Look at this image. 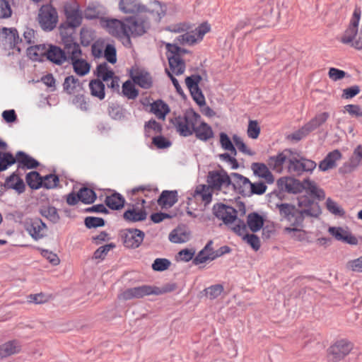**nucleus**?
Segmentation results:
<instances>
[{
	"instance_id": "c85d7f7f",
	"label": "nucleus",
	"mask_w": 362,
	"mask_h": 362,
	"mask_svg": "<svg viewBox=\"0 0 362 362\" xmlns=\"http://www.w3.org/2000/svg\"><path fill=\"white\" fill-rule=\"evenodd\" d=\"M194 133L196 135V137L202 141H207L214 136V132L211 127L202 120L201 117L199 118V122L198 125H195Z\"/></svg>"
},
{
	"instance_id": "0eeeda50",
	"label": "nucleus",
	"mask_w": 362,
	"mask_h": 362,
	"mask_svg": "<svg viewBox=\"0 0 362 362\" xmlns=\"http://www.w3.org/2000/svg\"><path fill=\"white\" fill-rule=\"evenodd\" d=\"M207 182L213 190L233 197L231 176L230 177L224 170L209 172L207 176Z\"/></svg>"
},
{
	"instance_id": "20e7f679",
	"label": "nucleus",
	"mask_w": 362,
	"mask_h": 362,
	"mask_svg": "<svg viewBox=\"0 0 362 362\" xmlns=\"http://www.w3.org/2000/svg\"><path fill=\"white\" fill-rule=\"evenodd\" d=\"M278 185L281 189L288 193L297 194L305 190L320 200L325 197V192L319 188L315 182L310 180H304L301 182L295 178L285 177L278 180Z\"/></svg>"
},
{
	"instance_id": "f8f14e48",
	"label": "nucleus",
	"mask_w": 362,
	"mask_h": 362,
	"mask_svg": "<svg viewBox=\"0 0 362 362\" xmlns=\"http://www.w3.org/2000/svg\"><path fill=\"white\" fill-rule=\"evenodd\" d=\"M96 74L98 78L107 83L109 88L112 90H119V78L115 76L114 71L107 63H102L97 66Z\"/></svg>"
},
{
	"instance_id": "6ab92c4d",
	"label": "nucleus",
	"mask_w": 362,
	"mask_h": 362,
	"mask_svg": "<svg viewBox=\"0 0 362 362\" xmlns=\"http://www.w3.org/2000/svg\"><path fill=\"white\" fill-rule=\"evenodd\" d=\"M147 213L144 206H129L123 214V218L128 222H138L146 218Z\"/></svg>"
},
{
	"instance_id": "680f3d73",
	"label": "nucleus",
	"mask_w": 362,
	"mask_h": 362,
	"mask_svg": "<svg viewBox=\"0 0 362 362\" xmlns=\"http://www.w3.org/2000/svg\"><path fill=\"white\" fill-rule=\"evenodd\" d=\"M146 133L148 135L151 133L158 134L162 131V126L154 119L149 120L145 124Z\"/></svg>"
},
{
	"instance_id": "de8ad7c7",
	"label": "nucleus",
	"mask_w": 362,
	"mask_h": 362,
	"mask_svg": "<svg viewBox=\"0 0 362 362\" xmlns=\"http://www.w3.org/2000/svg\"><path fill=\"white\" fill-rule=\"evenodd\" d=\"M66 16L69 26L78 27L81 23V16L78 10H66Z\"/></svg>"
},
{
	"instance_id": "4d7b16f0",
	"label": "nucleus",
	"mask_w": 362,
	"mask_h": 362,
	"mask_svg": "<svg viewBox=\"0 0 362 362\" xmlns=\"http://www.w3.org/2000/svg\"><path fill=\"white\" fill-rule=\"evenodd\" d=\"M339 360V344L335 342L327 350V361L329 362H338Z\"/></svg>"
},
{
	"instance_id": "79ce46f5",
	"label": "nucleus",
	"mask_w": 362,
	"mask_h": 362,
	"mask_svg": "<svg viewBox=\"0 0 362 362\" xmlns=\"http://www.w3.org/2000/svg\"><path fill=\"white\" fill-rule=\"evenodd\" d=\"M90 93L93 96L103 100L105 96V85L100 79L90 81L89 83Z\"/></svg>"
},
{
	"instance_id": "37998d69",
	"label": "nucleus",
	"mask_w": 362,
	"mask_h": 362,
	"mask_svg": "<svg viewBox=\"0 0 362 362\" xmlns=\"http://www.w3.org/2000/svg\"><path fill=\"white\" fill-rule=\"evenodd\" d=\"M329 114L327 112L320 113L306 123L305 125L308 127V131L312 132L322 125L327 120Z\"/></svg>"
},
{
	"instance_id": "a19ab883",
	"label": "nucleus",
	"mask_w": 362,
	"mask_h": 362,
	"mask_svg": "<svg viewBox=\"0 0 362 362\" xmlns=\"http://www.w3.org/2000/svg\"><path fill=\"white\" fill-rule=\"evenodd\" d=\"M190 234L185 229L178 228L174 229L169 235V239L172 243H182L189 240Z\"/></svg>"
},
{
	"instance_id": "c9c22d12",
	"label": "nucleus",
	"mask_w": 362,
	"mask_h": 362,
	"mask_svg": "<svg viewBox=\"0 0 362 362\" xmlns=\"http://www.w3.org/2000/svg\"><path fill=\"white\" fill-rule=\"evenodd\" d=\"M40 214L53 223H57L60 220L57 209L50 205L42 206L40 209Z\"/></svg>"
},
{
	"instance_id": "c756f323",
	"label": "nucleus",
	"mask_w": 362,
	"mask_h": 362,
	"mask_svg": "<svg viewBox=\"0 0 362 362\" xmlns=\"http://www.w3.org/2000/svg\"><path fill=\"white\" fill-rule=\"evenodd\" d=\"M213 191L209 185H199L196 187L194 197L197 200H201L206 205L211 202Z\"/></svg>"
},
{
	"instance_id": "dca6fc26",
	"label": "nucleus",
	"mask_w": 362,
	"mask_h": 362,
	"mask_svg": "<svg viewBox=\"0 0 362 362\" xmlns=\"http://www.w3.org/2000/svg\"><path fill=\"white\" fill-rule=\"evenodd\" d=\"M233 186V196L235 192L245 196H250V187L251 182L243 175L233 173L231 174V182Z\"/></svg>"
},
{
	"instance_id": "aec40b11",
	"label": "nucleus",
	"mask_w": 362,
	"mask_h": 362,
	"mask_svg": "<svg viewBox=\"0 0 362 362\" xmlns=\"http://www.w3.org/2000/svg\"><path fill=\"white\" fill-rule=\"evenodd\" d=\"M158 192V189L153 185H143L136 187L132 189V194L138 196V199H141V205H144L146 199H154Z\"/></svg>"
},
{
	"instance_id": "13d9d810",
	"label": "nucleus",
	"mask_w": 362,
	"mask_h": 362,
	"mask_svg": "<svg viewBox=\"0 0 362 362\" xmlns=\"http://www.w3.org/2000/svg\"><path fill=\"white\" fill-rule=\"evenodd\" d=\"M37 250L40 251L41 255L47 259V261L52 265L57 266L59 264L60 259L57 254L48 250H43L40 248H38Z\"/></svg>"
},
{
	"instance_id": "6e6552de",
	"label": "nucleus",
	"mask_w": 362,
	"mask_h": 362,
	"mask_svg": "<svg viewBox=\"0 0 362 362\" xmlns=\"http://www.w3.org/2000/svg\"><path fill=\"white\" fill-rule=\"evenodd\" d=\"M316 163L313 160L300 157L297 153L290 151L287 171L290 173L300 175L303 172L313 170Z\"/></svg>"
},
{
	"instance_id": "e433bc0d",
	"label": "nucleus",
	"mask_w": 362,
	"mask_h": 362,
	"mask_svg": "<svg viewBox=\"0 0 362 362\" xmlns=\"http://www.w3.org/2000/svg\"><path fill=\"white\" fill-rule=\"evenodd\" d=\"M264 224L263 218L257 213H252L247 216V228L253 233L259 231Z\"/></svg>"
},
{
	"instance_id": "ddd939ff",
	"label": "nucleus",
	"mask_w": 362,
	"mask_h": 362,
	"mask_svg": "<svg viewBox=\"0 0 362 362\" xmlns=\"http://www.w3.org/2000/svg\"><path fill=\"white\" fill-rule=\"evenodd\" d=\"M202 79V76L197 74L187 76L185 78L186 86L189 89L193 100L200 106L204 105L206 103L204 95L199 87V84Z\"/></svg>"
},
{
	"instance_id": "412c9836",
	"label": "nucleus",
	"mask_w": 362,
	"mask_h": 362,
	"mask_svg": "<svg viewBox=\"0 0 362 362\" xmlns=\"http://www.w3.org/2000/svg\"><path fill=\"white\" fill-rule=\"evenodd\" d=\"M119 7L124 13H134V16L145 18L143 12L146 11V6L141 5L138 0H120Z\"/></svg>"
},
{
	"instance_id": "9d476101",
	"label": "nucleus",
	"mask_w": 362,
	"mask_h": 362,
	"mask_svg": "<svg viewBox=\"0 0 362 362\" xmlns=\"http://www.w3.org/2000/svg\"><path fill=\"white\" fill-rule=\"evenodd\" d=\"M214 215L219 219L222 220L226 225L229 226L232 229L233 226L239 223L237 218V211L223 204H216L213 208Z\"/></svg>"
},
{
	"instance_id": "09e8293b",
	"label": "nucleus",
	"mask_w": 362,
	"mask_h": 362,
	"mask_svg": "<svg viewBox=\"0 0 362 362\" xmlns=\"http://www.w3.org/2000/svg\"><path fill=\"white\" fill-rule=\"evenodd\" d=\"M261 132L259 122L257 120H250L247 128V135L250 139H258Z\"/></svg>"
},
{
	"instance_id": "f257e3e1",
	"label": "nucleus",
	"mask_w": 362,
	"mask_h": 362,
	"mask_svg": "<svg viewBox=\"0 0 362 362\" xmlns=\"http://www.w3.org/2000/svg\"><path fill=\"white\" fill-rule=\"evenodd\" d=\"M210 25L207 23H203L195 30L180 35L176 37L175 42L165 43L166 49V57L168 60L170 69L175 75L182 74L186 68L185 62L183 59L185 54L189 52L186 49L181 48L180 45H194L201 42L204 36L210 31Z\"/></svg>"
},
{
	"instance_id": "a18cd8bd",
	"label": "nucleus",
	"mask_w": 362,
	"mask_h": 362,
	"mask_svg": "<svg viewBox=\"0 0 362 362\" xmlns=\"http://www.w3.org/2000/svg\"><path fill=\"white\" fill-rule=\"evenodd\" d=\"M233 141L241 153L249 156H254L256 153L250 147H249L243 141V139L238 135H233Z\"/></svg>"
},
{
	"instance_id": "3c124183",
	"label": "nucleus",
	"mask_w": 362,
	"mask_h": 362,
	"mask_svg": "<svg viewBox=\"0 0 362 362\" xmlns=\"http://www.w3.org/2000/svg\"><path fill=\"white\" fill-rule=\"evenodd\" d=\"M122 93L129 99H134L138 95L139 92L135 88V86L130 81H127L122 86Z\"/></svg>"
},
{
	"instance_id": "bf43d9fd",
	"label": "nucleus",
	"mask_w": 362,
	"mask_h": 362,
	"mask_svg": "<svg viewBox=\"0 0 362 362\" xmlns=\"http://www.w3.org/2000/svg\"><path fill=\"white\" fill-rule=\"evenodd\" d=\"M344 112H347L352 117H362V108L358 105H347L344 107Z\"/></svg>"
},
{
	"instance_id": "7c9ffc66",
	"label": "nucleus",
	"mask_w": 362,
	"mask_h": 362,
	"mask_svg": "<svg viewBox=\"0 0 362 362\" xmlns=\"http://www.w3.org/2000/svg\"><path fill=\"white\" fill-rule=\"evenodd\" d=\"M290 226L286 227L284 229V233L289 235L290 238L296 241H303L306 238V233L299 227L302 224L294 225L292 221H288Z\"/></svg>"
},
{
	"instance_id": "bb28decb",
	"label": "nucleus",
	"mask_w": 362,
	"mask_h": 362,
	"mask_svg": "<svg viewBox=\"0 0 362 362\" xmlns=\"http://www.w3.org/2000/svg\"><path fill=\"white\" fill-rule=\"evenodd\" d=\"M57 65H62L66 62V54L60 47L55 45H48L47 58Z\"/></svg>"
},
{
	"instance_id": "2f4dec72",
	"label": "nucleus",
	"mask_w": 362,
	"mask_h": 362,
	"mask_svg": "<svg viewBox=\"0 0 362 362\" xmlns=\"http://www.w3.org/2000/svg\"><path fill=\"white\" fill-rule=\"evenodd\" d=\"M64 52L66 54V62L68 60L73 62L74 60L80 58L82 54L80 45L72 41L66 42L65 43Z\"/></svg>"
},
{
	"instance_id": "2eb2a0df",
	"label": "nucleus",
	"mask_w": 362,
	"mask_h": 362,
	"mask_svg": "<svg viewBox=\"0 0 362 362\" xmlns=\"http://www.w3.org/2000/svg\"><path fill=\"white\" fill-rule=\"evenodd\" d=\"M25 228L30 235L36 240L42 239L46 235L47 226L38 218L26 221Z\"/></svg>"
},
{
	"instance_id": "338daca9",
	"label": "nucleus",
	"mask_w": 362,
	"mask_h": 362,
	"mask_svg": "<svg viewBox=\"0 0 362 362\" xmlns=\"http://www.w3.org/2000/svg\"><path fill=\"white\" fill-rule=\"evenodd\" d=\"M310 133V131H308V127L305 124L298 130H297V131L294 132L293 133H292L291 134L288 135V138L291 140H294V141H298L301 140L306 136H308Z\"/></svg>"
},
{
	"instance_id": "a878e982",
	"label": "nucleus",
	"mask_w": 362,
	"mask_h": 362,
	"mask_svg": "<svg viewBox=\"0 0 362 362\" xmlns=\"http://www.w3.org/2000/svg\"><path fill=\"white\" fill-rule=\"evenodd\" d=\"M170 109L167 103L162 100H157L150 105V112L158 119L164 121Z\"/></svg>"
},
{
	"instance_id": "1a4fd4ad",
	"label": "nucleus",
	"mask_w": 362,
	"mask_h": 362,
	"mask_svg": "<svg viewBox=\"0 0 362 362\" xmlns=\"http://www.w3.org/2000/svg\"><path fill=\"white\" fill-rule=\"evenodd\" d=\"M58 14L56 9L50 4L43 5L38 14V21L44 30H52L57 25Z\"/></svg>"
},
{
	"instance_id": "052dcab7",
	"label": "nucleus",
	"mask_w": 362,
	"mask_h": 362,
	"mask_svg": "<svg viewBox=\"0 0 362 362\" xmlns=\"http://www.w3.org/2000/svg\"><path fill=\"white\" fill-rule=\"evenodd\" d=\"M206 296L210 299H215L218 297L223 291V287L220 284H216L207 288Z\"/></svg>"
},
{
	"instance_id": "f3484780",
	"label": "nucleus",
	"mask_w": 362,
	"mask_h": 362,
	"mask_svg": "<svg viewBox=\"0 0 362 362\" xmlns=\"http://www.w3.org/2000/svg\"><path fill=\"white\" fill-rule=\"evenodd\" d=\"M0 37L4 46H8V49H16L20 52L21 48L18 43L21 42L18 31L16 28H3L0 29Z\"/></svg>"
},
{
	"instance_id": "864d4df0",
	"label": "nucleus",
	"mask_w": 362,
	"mask_h": 362,
	"mask_svg": "<svg viewBox=\"0 0 362 362\" xmlns=\"http://www.w3.org/2000/svg\"><path fill=\"white\" fill-rule=\"evenodd\" d=\"M59 183V178L57 175L49 174L44 177H42L40 187H44L47 189H52L57 186Z\"/></svg>"
},
{
	"instance_id": "f704fd0d",
	"label": "nucleus",
	"mask_w": 362,
	"mask_h": 362,
	"mask_svg": "<svg viewBox=\"0 0 362 362\" xmlns=\"http://www.w3.org/2000/svg\"><path fill=\"white\" fill-rule=\"evenodd\" d=\"M339 159V151L334 150L330 152L319 165V168L322 171L332 169L336 166V162Z\"/></svg>"
},
{
	"instance_id": "ea45409f",
	"label": "nucleus",
	"mask_w": 362,
	"mask_h": 362,
	"mask_svg": "<svg viewBox=\"0 0 362 362\" xmlns=\"http://www.w3.org/2000/svg\"><path fill=\"white\" fill-rule=\"evenodd\" d=\"M251 168L256 175L262 177L267 181L273 180V176L268 167L265 164L261 163H254L252 164Z\"/></svg>"
},
{
	"instance_id": "58836bf2",
	"label": "nucleus",
	"mask_w": 362,
	"mask_h": 362,
	"mask_svg": "<svg viewBox=\"0 0 362 362\" xmlns=\"http://www.w3.org/2000/svg\"><path fill=\"white\" fill-rule=\"evenodd\" d=\"M124 198L119 193H113L107 196L105 199L106 205L111 209L117 210L124 205Z\"/></svg>"
},
{
	"instance_id": "603ef678",
	"label": "nucleus",
	"mask_w": 362,
	"mask_h": 362,
	"mask_svg": "<svg viewBox=\"0 0 362 362\" xmlns=\"http://www.w3.org/2000/svg\"><path fill=\"white\" fill-rule=\"evenodd\" d=\"M16 163V158L10 153H0V172Z\"/></svg>"
},
{
	"instance_id": "b1692460",
	"label": "nucleus",
	"mask_w": 362,
	"mask_h": 362,
	"mask_svg": "<svg viewBox=\"0 0 362 362\" xmlns=\"http://www.w3.org/2000/svg\"><path fill=\"white\" fill-rule=\"evenodd\" d=\"M131 77L134 83L142 88L148 89L152 86L153 81L151 75L144 70L136 69L132 71Z\"/></svg>"
},
{
	"instance_id": "5701e85b",
	"label": "nucleus",
	"mask_w": 362,
	"mask_h": 362,
	"mask_svg": "<svg viewBox=\"0 0 362 362\" xmlns=\"http://www.w3.org/2000/svg\"><path fill=\"white\" fill-rule=\"evenodd\" d=\"M290 151L284 150L276 156L271 157L269 161V166L276 172L281 173L284 168L287 170Z\"/></svg>"
},
{
	"instance_id": "7ed1b4c3",
	"label": "nucleus",
	"mask_w": 362,
	"mask_h": 362,
	"mask_svg": "<svg viewBox=\"0 0 362 362\" xmlns=\"http://www.w3.org/2000/svg\"><path fill=\"white\" fill-rule=\"evenodd\" d=\"M298 206L300 209L289 204H278L277 208L281 218L294 225L302 224L305 216L317 217L321 214L319 204L307 197L298 198Z\"/></svg>"
},
{
	"instance_id": "72a5a7b5",
	"label": "nucleus",
	"mask_w": 362,
	"mask_h": 362,
	"mask_svg": "<svg viewBox=\"0 0 362 362\" xmlns=\"http://www.w3.org/2000/svg\"><path fill=\"white\" fill-rule=\"evenodd\" d=\"M16 162L18 163L20 168H26L28 169L35 168L39 165L36 160L22 151L17 153Z\"/></svg>"
},
{
	"instance_id": "5fc2aeb1",
	"label": "nucleus",
	"mask_w": 362,
	"mask_h": 362,
	"mask_svg": "<svg viewBox=\"0 0 362 362\" xmlns=\"http://www.w3.org/2000/svg\"><path fill=\"white\" fill-rule=\"evenodd\" d=\"M26 181L33 189H37L40 187L42 177L35 171L29 173L26 176Z\"/></svg>"
},
{
	"instance_id": "423d86ee",
	"label": "nucleus",
	"mask_w": 362,
	"mask_h": 362,
	"mask_svg": "<svg viewBox=\"0 0 362 362\" xmlns=\"http://www.w3.org/2000/svg\"><path fill=\"white\" fill-rule=\"evenodd\" d=\"M200 115L195 112L187 111L183 115L175 117L170 122L176 131L182 136H189L194 134L195 125H198Z\"/></svg>"
},
{
	"instance_id": "39448f33",
	"label": "nucleus",
	"mask_w": 362,
	"mask_h": 362,
	"mask_svg": "<svg viewBox=\"0 0 362 362\" xmlns=\"http://www.w3.org/2000/svg\"><path fill=\"white\" fill-rule=\"evenodd\" d=\"M361 16V9L356 6L349 21V25L345 30L341 41L356 49H362V25L358 31V26Z\"/></svg>"
},
{
	"instance_id": "69168bd1",
	"label": "nucleus",
	"mask_w": 362,
	"mask_h": 362,
	"mask_svg": "<svg viewBox=\"0 0 362 362\" xmlns=\"http://www.w3.org/2000/svg\"><path fill=\"white\" fill-rule=\"evenodd\" d=\"M345 268L348 271H352L356 272H362V256L351 261H349Z\"/></svg>"
},
{
	"instance_id": "49530a36",
	"label": "nucleus",
	"mask_w": 362,
	"mask_h": 362,
	"mask_svg": "<svg viewBox=\"0 0 362 362\" xmlns=\"http://www.w3.org/2000/svg\"><path fill=\"white\" fill-rule=\"evenodd\" d=\"M78 197L80 201L84 204H91L96 199L95 192L88 187L81 188L78 192Z\"/></svg>"
},
{
	"instance_id": "473e14b6",
	"label": "nucleus",
	"mask_w": 362,
	"mask_h": 362,
	"mask_svg": "<svg viewBox=\"0 0 362 362\" xmlns=\"http://www.w3.org/2000/svg\"><path fill=\"white\" fill-rule=\"evenodd\" d=\"M47 49L45 45L32 46L28 49V55L33 61L41 62L47 58Z\"/></svg>"
},
{
	"instance_id": "4468645a",
	"label": "nucleus",
	"mask_w": 362,
	"mask_h": 362,
	"mask_svg": "<svg viewBox=\"0 0 362 362\" xmlns=\"http://www.w3.org/2000/svg\"><path fill=\"white\" fill-rule=\"evenodd\" d=\"M238 224L232 228V230L238 235L242 236L243 240L250 245L252 248L257 251L260 247L259 238L255 234H249L247 228L243 221H238Z\"/></svg>"
},
{
	"instance_id": "cd10ccee",
	"label": "nucleus",
	"mask_w": 362,
	"mask_h": 362,
	"mask_svg": "<svg viewBox=\"0 0 362 362\" xmlns=\"http://www.w3.org/2000/svg\"><path fill=\"white\" fill-rule=\"evenodd\" d=\"M177 191L164 190L158 199V204L163 209L172 207L177 202Z\"/></svg>"
},
{
	"instance_id": "a211bd4d",
	"label": "nucleus",
	"mask_w": 362,
	"mask_h": 362,
	"mask_svg": "<svg viewBox=\"0 0 362 362\" xmlns=\"http://www.w3.org/2000/svg\"><path fill=\"white\" fill-rule=\"evenodd\" d=\"M144 233L139 229H126L123 234V243L126 247L136 248L144 240Z\"/></svg>"
},
{
	"instance_id": "c03bdc74",
	"label": "nucleus",
	"mask_w": 362,
	"mask_h": 362,
	"mask_svg": "<svg viewBox=\"0 0 362 362\" xmlns=\"http://www.w3.org/2000/svg\"><path fill=\"white\" fill-rule=\"evenodd\" d=\"M71 64L74 71L79 76H85L90 71V64L81 57L71 62Z\"/></svg>"
},
{
	"instance_id": "6e6d98bb",
	"label": "nucleus",
	"mask_w": 362,
	"mask_h": 362,
	"mask_svg": "<svg viewBox=\"0 0 362 362\" xmlns=\"http://www.w3.org/2000/svg\"><path fill=\"white\" fill-rule=\"evenodd\" d=\"M360 240L362 241V238H357L351 233L341 229V241L351 245H357Z\"/></svg>"
},
{
	"instance_id": "4be33fe9",
	"label": "nucleus",
	"mask_w": 362,
	"mask_h": 362,
	"mask_svg": "<svg viewBox=\"0 0 362 362\" xmlns=\"http://www.w3.org/2000/svg\"><path fill=\"white\" fill-rule=\"evenodd\" d=\"M165 12L166 6L161 4L158 1L153 0L149 3L147 7L146 6V11L143 12V16L146 17L150 23L148 14L151 15L156 21H160L165 16Z\"/></svg>"
},
{
	"instance_id": "8fccbe9b",
	"label": "nucleus",
	"mask_w": 362,
	"mask_h": 362,
	"mask_svg": "<svg viewBox=\"0 0 362 362\" xmlns=\"http://www.w3.org/2000/svg\"><path fill=\"white\" fill-rule=\"evenodd\" d=\"M220 144L224 150L230 151L233 156L237 154L233 144L226 133L221 132L220 134Z\"/></svg>"
},
{
	"instance_id": "f03ea898",
	"label": "nucleus",
	"mask_w": 362,
	"mask_h": 362,
	"mask_svg": "<svg viewBox=\"0 0 362 362\" xmlns=\"http://www.w3.org/2000/svg\"><path fill=\"white\" fill-rule=\"evenodd\" d=\"M102 25L109 34L119 39L126 47H132L131 37L143 35L150 28L147 18L140 16L126 18L124 21L107 18L102 21Z\"/></svg>"
},
{
	"instance_id": "0e129e2a",
	"label": "nucleus",
	"mask_w": 362,
	"mask_h": 362,
	"mask_svg": "<svg viewBox=\"0 0 362 362\" xmlns=\"http://www.w3.org/2000/svg\"><path fill=\"white\" fill-rule=\"evenodd\" d=\"M77 84H78V79L76 78L73 76H67L64 82L63 86L64 90H66L68 93H72L76 87Z\"/></svg>"
},
{
	"instance_id": "774afa93",
	"label": "nucleus",
	"mask_w": 362,
	"mask_h": 362,
	"mask_svg": "<svg viewBox=\"0 0 362 362\" xmlns=\"http://www.w3.org/2000/svg\"><path fill=\"white\" fill-rule=\"evenodd\" d=\"M170 262L167 259H156L152 264V269L154 271L162 272L168 269Z\"/></svg>"
},
{
	"instance_id": "393cba45",
	"label": "nucleus",
	"mask_w": 362,
	"mask_h": 362,
	"mask_svg": "<svg viewBox=\"0 0 362 362\" xmlns=\"http://www.w3.org/2000/svg\"><path fill=\"white\" fill-rule=\"evenodd\" d=\"M21 351V344L16 339L8 341L0 345V360L17 354Z\"/></svg>"
},
{
	"instance_id": "9b49d317",
	"label": "nucleus",
	"mask_w": 362,
	"mask_h": 362,
	"mask_svg": "<svg viewBox=\"0 0 362 362\" xmlns=\"http://www.w3.org/2000/svg\"><path fill=\"white\" fill-rule=\"evenodd\" d=\"M158 288L151 286L143 285L129 288L119 294L118 298L122 300H130L134 298H141L152 294H159Z\"/></svg>"
},
{
	"instance_id": "e2e57ef3",
	"label": "nucleus",
	"mask_w": 362,
	"mask_h": 362,
	"mask_svg": "<svg viewBox=\"0 0 362 362\" xmlns=\"http://www.w3.org/2000/svg\"><path fill=\"white\" fill-rule=\"evenodd\" d=\"M115 247V244L110 243L103 246L100 247L97 249L94 254L93 257L95 259H103L106 257L108 252Z\"/></svg>"
},
{
	"instance_id": "4c0bfd02",
	"label": "nucleus",
	"mask_w": 362,
	"mask_h": 362,
	"mask_svg": "<svg viewBox=\"0 0 362 362\" xmlns=\"http://www.w3.org/2000/svg\"><path fill=\"white\" fill-rule=\"evenodd\" d=\"M211 241L207 243L204 248L202 251H200L197 256L194 259V263L195 264L204 263L209 259H214L218 256L214 255V252H211Z\"/></svg>"
}]
</instances>
